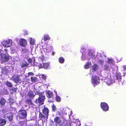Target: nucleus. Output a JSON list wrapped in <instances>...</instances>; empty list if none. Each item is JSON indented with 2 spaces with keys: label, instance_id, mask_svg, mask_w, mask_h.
<instances>
[{
  "label": "nucleus",
  "instance_id": "1",
  "mask_svg": "<svg viewBox=\"0 0 126 126\" xmlns=\"http://www.w3.org/2000/svg\"><path fill=\"white\" fill-rule=\"evenodd\" d=\"M99 78L98 76L95 75H92L91 82L94 86L99 84Z\"/></svg>",
  "mask_w": 126,
  "mask_h": 126
},
{
  "label": "nucleus",
  "instance_id": "2",
  "mask_svg": "<svg viewBox=\"0 0 126 126\" xmlns=\"http://www.w3.org/2000/svg\"><path fill=\"white\" fill-rule=\"evenodd\" d=\"M18 117L20 119H23L26 118L27 116L26 110H20L18 112Z\"/></svg>",
  "mask_w": 126,
  "mask_h": 126
},
{
  "label": "nucleus",
  "instance_id": "3",
  "mask_svg": "<svg viewBox=\"0 0 126 126\" xmlns=\"http://www.w3.org/2000/svg\"><path fill=\"white\" fill-rule=\"evenodd\" d=\"M45 97H39L38 98L36 99L35 102L36 104H39V105L44 104V100L45 99Z\"/></svg>",
  "mask_w": 126,
  "mask_h": 126
},
{
  "label": "nucleus",
  "instance_id": "4",
  "mask_svg": "<svg viewBox=\"0 0 126 126\" xmlns=\"http://www.w3.org/2000/svg\"><path fill=\"white\" fill-rule=\"evenodd\" d=\"M20 76L18 74H16L12 76V79L13 81L15 83H17L21 80Z\"/></svg>",
  "mask_w": 126,
  "mask_h": 126
},
{
  "label": "nucleus",
  "instance_id": "5",
  "mask_svg": "<svg viewBox=\"0 0 126 126\" xmlns=\"http://www.w3.org/2000/svg\"><path fill=\"white\" fill-rule=\"evenodd\" d=\"M100 106L103 110L105 111L109 110V107L107 103L105 102H102L101 103Z\"/></svg>",
  "mask_w": 126,
  "mask_h": 126
},
{
  "label": "nucleus",
  "instance_id": "6",
  "mask_svg": "<svg viewBox=\"0 0 126 126\" xmlns=\"http://www.w3.org/2000/svg\"><path fill=\"white\" fill-rule=\"evenodd\" d=\"M11 70L10 67H6L3 68L1 71V73L3 74H6L8 73L11 72Z\"/></svg>",
  "mask_w": 126,
  "mask_h": 126
},
{
  "label": "nucleus",
  "instance_id": "7",
  "mask_svg": "<svg viewBox=\"0 0 126 126\" xmlns=\"http://www.w3.org/2000/svg\"><path fill=\"white\" fill-rule=\"evenodd\" d=\"M105 81L108 85H110L115 82V81L113 79L108 78H106L105 79Z\"/></svg>",
  "mask_w": 126,
  "mask_h": 126
},
{
  "label": "nucleus",
  "instance_id": "8",
  "mask_svg": "<svg viewBox=\"0 0 126 126\" xmlns=\"http://www.w3.org/2000/svg\"><path fill=\"white\" fill-rule=\"evenodd\" d=\"M42 113L46 116L47 118L49 113V110L45 106L44 108L42 110Z\"/></svg>",
  "mask_w": 126,
  "mask_h": 126
},
{
  "label": "nucleus",
  "instance_id": "9",
  "mask_svg": "<svg viewBox=\"0 0 126 126\" xmlns=\"http://www.w3.org/2000/svg\"><path fill=\"white\" fill-rule=\"evenodd\" d=\"M46 95L48 98H51L53 96V94L52 91L49 90L47 91L46 92Z\"/></svg>",
  "mask_w": 126,
  "mask_h": 126
},
{
  "label": "nucleus",
  "instance_id": "10",
  "mask_svg": "<svg viewBox=\"0 0 126 126\" xmlns=\"http://www.w3.org/2000/svg\"><path fill=\"white\" fill-rule=\"evenodd\" d=\"M4 46L5 47H10L12 45L11 40H8L5 41L4 42Z\"/></svg>",
  "mask_w": 126,
  "mask_h": 126
},
{
  "label": "nucleus",
  "instance_id": "11",
  "mask_svg": "<svg viewBox=\"0 0 126 126\" xmlns=\"http://www.w3.org/2000/svg\"><path fill=\"white\" fill-rule=\"evenodd\" d=\"M19 44L22 47H25L27 44V41L24 39H21L19 41Z\"/></svg>",
  "mask_w": 126,
  "mask_h": 126
},
{
  "label": "nucleus",
  "instance_id": "12",
  "mask_svg": "<svg viewBox=\"0 0 126 126\" xmlns=\"http://www.w3.org/2000/svg\"><path fill=\"white\" fill-rule=\"evenodd\" d=\"M36 94L39 95V97L45 96L44 95V93L43 92H40L38 89L36 90Z\"/></svg>",
  "mask_w": 126,
  "mask_h": 126
},
{
  "label": "nucleus",
  "instance_id": "13",
  "mask_svg": "<svg viewBox=\"0 0 126 126\" xmlns=\"http://www.w3.org/2000/svg\"><path fill=\"white\" fill-rule=\"evenodd\" d=\"M54 121L56 124H60L61 122L60 118L58 117H56L54 119Z\"/></svg>",
  "mask_w": 126,
  "mask_h": 126
},
{
  "label": "nucleus",
  "instance_id": "14",
  "mask_svg": "<svg viewBox=\"0 0 126 126\" xmlns=\"http://www.w3.org/2000/svg\"><path fill=\"white\" fill-rule=\"evenodd\" d=\"M6 102V101L5 99L3 97L0 98V105L1 106H4Z\"/></svg>",
  "mask_w": 126,
  "mask_h": 126
},
{
  "label": "nucleus",
  "instance_id": "15",
  "mask_svg": "<svg viewBox=\"0 0 126 126\" xmlns=\"http://www.w3.org/2000/svg\"><path fill=\"white\" fill-rule=\"evenodd\" d=\"M4 116V118H6L8 119L10 121H11L12 120L13 116L11 114L10 115L9 114H6Z\"/></svg>",
  "mask_w": 126,
  "mask_h": 126
},
{
  "label": "nucleus",
  "instance_id": "16",
  "mask_svg": "<svg viewBox=\"0 0 126 126\" xmlns=\"http://www.w3.org/2000/svg\"><path fill=\"white\" fill-rule=\"evenodd\" d=\"M27 95L31 98H33L35 96V95L34 94L33 92L31 90L27 94Z\"/></svg>",
  "mask_w": 126,
  "mask_h": 126
},
{
  "label": "nucleus",
  "instance_id": "17",
  "mask_svg": "<svg viewBox=\"0 0 126 126\" xmlns=\"http://www.w3.org/2000/svg\"><path fill=\"white\" fill-rule=\"evenodd\" d=\"M6 123V122L5 120L3 119H0V126H3L5 125Z\"/></svg>",
  "mask_w": 126,
  "mask_h": 126
},
{
  "label": "nucleus",
  "instance_id": "18",
  "mask_svg": "<svg viewBox=\"0 0 126 126\" xmlns=\"http://www.w3.org/2000/svg\"><path fill=\"white\" fill-rule=\"evenodd\" d=\"M46 116L45 115H44L41 112H39V118L40 120L44 119L46 118Z\"/></svg>",
  "mask_w": 126,
  "mask_h": 126
},
{
  "label": "nucleus",
  "instance_id": "19",
  "mask_svg": "<svg viewBox=\"0 0 126 126\" xmlns=\"http://www.w3.org/2000/svg\"><path fill=\"white\" fill-rule=\"evenodd\" d=\"M116 79L119 81H120L122 79V77L120 74L117 73L116 74Z\"/></svg>",
  "mask_w": 126,
  "mask_h": 126
},
{
  "label": "nucleus",
  "instance_id": "20",
  "mask_svg": "<svg viewBox=\"0 0 126 126\" xmlns=\"http://www.w3.org/2000/svg\"><path fill=\"white\" fill-rule=\"evenodd\" d=\"M43 67L45 69H48L49 67V63H44Z\"/></svg>",
  "mask_w": 126,
  "mask_h": 126
},
{
  "label": "nucleus",
  "instance_id": "21",
  "mask_svg": "<svg viewBox=\"0 0 126 126\" xmlns=\"http://www.w3.org/2000/svg\"><path fill=\"white\" fill-rule=\"evenodd\" d=\"M43 39L45 41L48 40H50V38L48 35L45 34L44 35Z\"/></svg>",
  "mask_w": 126,
  "mask_h": 126
},
{
  "label": "nucleus",
  "instance_id": "22",
  "mask_svg": "<svg viewBox=\"0 0 126 126\" xmlns=\"http://www.w3.org/2000/svg\"><path fill=\"white\" fill-rule=\"evenodd\" d=\"M35 59L34 57H32L31 58H28L27 60L28 62L29 63H32L33 61L34 64V62L35 61Z\"/></svg>",
  "mask_w": 126,
  "mask_h": 126
},
{
  "label": "nucleus",
  "instance_id": "23",
  "mask_svg": "<svg viewBox=\"0 0 126 126\" xmlns=\"http://www.w3.org/2000/svg\"><path fill=\"white\" fill-rule=\"evenodd\" d=\"M26 103L28 104L29 106L33 105V104L32 102V100L29 99H27L25 101Z\"/></svg>",
  "mask_w": 126,
  "mask_h": 126
},
{
  "label": "nucleus",
  "instance_id": "24",
  "mask_svg": "<svg viewBox=\"0 0 126 126\" xmlns=\"http://www.w3.org/2000/svg\"><path fill=\"white\" fill-rule=\"evenodd\" d=\"M91 65V63L90 62H88L86 63L84 66V68L86 69L89 68Z\"/></svg>",
  "mask_w": 126,
  "mask_h": 126
},
{
  "label": "nucleus",
  "instance_id": "25",
  "mask_svg": "<svg viewBox=\"0 0 126 126\" xmlns=\"http://www.w3.org/2000/svg\"><path fill=\"white\" fill-rule=\"evenodd\" d=\"M9 59V57L6 55H4L3 58H2V60L4 62H6L8 61Z\"/></svg>",
  "mask_w": 126,
  "mask_h": 126
},
{
  "label": "nucleus",
  "instance_id": "26",
  "mask_svg": "<svg viewBox=\"0 0 126 126\" xmlns=\"http://www.w3.org/2000/svg\"><path fill=\"white\" fill-rule=\"evenodd\" d=\"M31 81L32 82H35L38 81V79L36 77H31Z\"/></svg>",
  "mask_w": 126,
  "mask_h": 126
},
{
  "label": "nucleus",
  "instance_id": "27",
  "mask_svg": "<svg viewBox=\"0 0 126 126\" xmlns=\"http://www.w3.org/2000/svg\"><path fill=\"white\" fill-rule=\"evenodd\" d=\"M92 70L94 71L97 70L98 69V67L96 64H94L92 67Z\"/></svg>",
  "mask_w": 126,
  "mask_h": 126
},
{
  "label": "nucleus",
  "instance_id": "28",
  "mask_svg": "<svg viewBox=\"0 0 126 126\" xmlns=\"http://www.w3.org/2000/svg\"><path fill=\"white\" fill-rule=\"evenodd\" d=\"M6 85L8 87L11 88L13 87L12 84L10 82L8 81H7L6 82Z\"/></svg>",
  "mask_w": 126,
  "mask_h": 126
},
{
  "label": "nucleus",
  "instance_id": "29",
  "mask_svg": "<svg viewBox=\"0 0 126 126\" xmlns=\"http://www.w3.org/2000/svg\"><path fill=\"white\" fill-rule=\"evenodd\" d=\"M59 61L61 63H63L64 62V59L63 57H60L59 59Z\"/></svg>",
  "mask_w": 126,
  "mask_h": 126
},
{
  "label": "nucleus",
  "instance_id": "30",
  "mask_svg": "<svg viewBox=\"0 0 126 126\" xmlns=\"http://www.w3.org/2000/svg\"><path fill=\"white\" fill-rule=\"evenodd\" d=\"M88 55L90 57V58H92L95 55H93V53L91 52L90 50H88Z\"/></svg>",
  "mask_w": 126,
  "mask_h": 126
},
{
  "label": "nucleus",
  "instance_id": "31",
  "mask_svg": "<svg viewBox=\"0 0 126 126\" xmlns=\"http://www.w3.org/2000/svg\"><path fill=\"white\" fill-rule=\"evenodd\" d=\"M9 103L10 105H12L14 103V100L13 99L10 98L9 99Z\"/></svg>",
  "mask_w": 126,
  "mask_h": 126
},
{
  "label": "nucleus",
  "instance_id": "32",
  "mask_svg": "<svg viewBox=\"0 0 126 126\" xmlns=\"http://www.w3.org/2000/svg\"><path fill=\"white\" fill-rule=\"evenodd\" d=\"M55 99L56 101L58 102L60 101L61 100V98L58 95L56 96Z\"/></svg>",
  "mask_w": 126,
  "mask_h": 126
},
{
  "label": "nucleus",
  "instance_id": "33",
  "mask_svg": "<svg viewBox=\"0 0 126 126\" xmlns=\"http://www.w3.org/2000/svg\"><path fill=\"white\" fill-rule=\"evenodd\" d=\"M104 70H109V67L108 65L107 64H106L104 65Z\"/></svg>",
  "mask_w": 126,
  "mask_h": 126
},
{
  "label": "nucleus",
  "instance_id": "34",
  "mask_svg": "<svg viewBox=\"0 0 126 126\" xmlns=\"http://www.w3.org/2000/svg\"><path fill=\"white\" fill-rule=\"evenodd\" d=\"M19 124L21 126H25V123L24 121H22L19 122Z\"/></svg>",
  "mask_w": 126,
  "mask_h": 126
},
{
  "label": "nucleus",
  "instance_id": "35",
  "mask_svg": "<svg viewBox=\"0 0 126 126\" xmlns=\"http://www.w3.org/2000/svg\"><path fill=\"white\" fill-rule=\"evenodd\" d=\"M30 43L32 45H34L35 44V42L32 39H31L30 41Z\"/></svg>",
  "mask_w": 126,
  "mask_h": 126
},
{
  "label": "nucleus",
  "instance_id": "36",
  "mask_svg": "<svg viewBox=\"0 0 126 126\" xmlns=\"http://www.w3.org/2000/svg\"><path fill=\"white\" fill-rule=\"evenodd\" d=\"M71 124L69 121H67L65 124V126H72Z\"/></svg>",
  "mask_w": 126,
  "mask_h": 126
},
{
  "label": "nucleus",
  "instance_id": "37",
  "mask_svg": "<svg viewBox=\"0 0 126 126\" xmlns=\"http://www.w3.org/2000/svg\"><path fill=\"white\" fill-rule=\"evenodd\" d=\"M52 111H56V107L55 106L54 104H53L52 105Z\"/></svg>",
  "mask_w": 126,
  "mask_h": 126
},
{
  "label": "nucleus",
  "instance_id": "38",
  "mask_svg": "<svg viewBox=\"0 0 126 126\" xmlns=\"http://www.w3.org/2000/svg\"><path fill=\"white\" fill-rule=\"evenodd\" d=\"M3 93L4 94H8V91L7 89H4L3 90Z\"/></svg>",
  "mask_w": 126,
  "mask_h": 126
},
{
  "label": "nucleus",
  "instance_id": "39",
  "mask_svg": "<svg viewBox=\"0 0 126 126\" xmlns=\"http://www.w3.org/2000/svg\"><path fill=\"white\" fill-rule=\"evenodd\" d=\"M113 60L111 59H108V63L110 64L112 63L113 62Z\"/></svg>",
  "mask_w": 126,
  "mask_h": 126
},
{
  "label": "nucleus",
  "instance_id": "40",
  "mask_svg": "<svg viewBox=\"0 0 126 126\" xmlns=\"http://www.w3.org/2000/svg\"><path fill=\"white\" fill-rule=\"evenodd\" d=\"M28 64L27 63H23L21 64V66L22 67H27L28 66Z\"/></svg>",
  "mask_w": 126,
  "mask_h": 126
},
{
  "label": "nucleus",
  "instance_id": "41",
  "mask_svg": "<svg viewBox=\"0 0 126 126\" xmlns=\"http://www.w3.org/2000/svg\"><path fill=\"white\" fill-rule=\"evenodd\" d=\"M28 75L27 76L28 77H29L30 76H33L34 75V73L32 72H29L28 73Z\"/></svg>",
  "mask_w": 126,
  "mask_h": 126
},
{
  "label": "nucleus",
  "instance_id": "42",
  "mask_svg": "<svg viewBox=\"0 0 126 126\" xmlns=\"http://www.w3.org/2000/svg\"><path fill=\"white\" fill-rule=\"evenodd\" d=\"M23 35H28V32L26 31H23Z\"/></svg>",
  "mask_w": 126,
  "mask_h": 126
},
{
  "label": "nucleus",
  "instance_id": "43",
  "mask_svg": "<svg viewBox=\"0 0 126 126\" xmlns=\"http://www.w3.org/2000/svg\"><path fill=\"white\" fill-rule=\"evenodd\" d=\"M42 78L43 79L45 80L46 78V76L44 74L42 75Z\"/></svg>",
  "mask_w": 126,
  "mask_h": 126
},
{
  "label": "nucleus",
  "instance_id": "44",
  "mask_svg": "<svg viewBox=\"0 0 126 126\" xmlns=\"http://www.w3.org/2000/svg\"><path fill=\"white\" fill-rule=\"evenodd\" d=\"M38 67L39 68H43V65H42V64L41 63H39V65H38Z\"/></svg>",
  "mask_w": 126,
  "mask_h": 126
},
{
  "label": "nucleus",
  "instance_id": "45",
  "mask_svg": "<svg viewBox=\"0 0 126 126\" xmlns=\"http://www.w3.org/2000/svg\"><path fill=\"white\" fill-rule=\"evenodd\" d=\"M13 91H16V89L15 88H13L12 90Z\"/></svg>",
  "mask_w": 126,
  "mask_h": 126
},
{
  "label": "nucleus",
  "instance_id": "46",
  "mask_svg": "<svg viewBox=\"0 0 126 126\" xmlns=\"http://www.w3.org/2000/svg\"><path fill=\"white\" fill-rule=\"evenodd\" d=\"M4 50L5 51L6 53H7L8 50L7 48H5L4 49Z\"/></svg>",
  "mask_w": 126,
  "mask_h": 126
},
{
  "label": "nucleus",
  "instance_id": "47",
  "mask_svg": "<svg viewBox=\"0 0 126 126\" xmlns=\"http://www.w3.org/2000/svg\"><path fill=\"white\" fill-rule=\"evenodd\" d=\"M123 68L124 69L126 70V66H123Z\"/></svg>",
  "mask_w": 126,
  "mask_h": 126
},
{
  "label": "nucleus",
  "instance_id": "48",
  "mask_svg": "<svg viewBox=\"0 0 126 126\" xmlns=\"http://www.w3.org/2000/svg\"><path fill=\"white\" fill-rule=\"evenodd\" d=\"M54 92H55V94H56V96H57V92L56 91H54Z\"/></svg>",
  "mask_w": 126,
  "mask_h": 126
},
{
  "label": "nucleus",
  "instance_id": "49",
  "mask_svg": "<svg viewBox=\"0 0 126 126\" xmlns=\"http://www.w3.org/2000/svg\"><path fill=\"white\" fill-rule=\"evenodd\" d=\"M99 62H101V63H103V61H102V60H100L99 61Z\"/></svg>",
  "mask_w": 126,
  "mask_h": 126
},
{
  "label": "nucleus",
  "instance_id": "50",
  "mask_svg": "<svg viewBox=\"0 0 126 126\" xmlns=\"http://www.w3.org/2000/svg\"><path fill=\"white\" fill-rule=\"evenodd\" d=\"M82 55H83L84 56V55H85V54H84V53L83 52V53H82Z\"/></svg>",
  "mask_w": 126,
  "mask_h": 126
},
{
  "label": "nucleus",
  "instance_id": "51",
  "mask_svg": "<svg viewBox=\"0 0 126 126\" xmlns=\"http://www.w3.org/2000/svg\"><path fill=\"white\" fill-rule=\"evenodd\" d=\"M82 49H84V48H82Z\"/></svg>",
  "mask_w": 126,
  "mask_h": 126
}]
</instances>
